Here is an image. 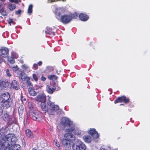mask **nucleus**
I'll list each match as a JSON object with an SVG mask.
<instances>
[{"label": "nucleus", "mask_w": 150, "mask_h": 150, "mask_svg": "<svg viewBox=\"0 0 150 150\" xmlns=\"http://www.w3.org/2000/svg\"><path fill=\"white\" fill-rule=\"evenodd\" d=\"M61 142L64 146L69 148L72 146L73 150H85L86 149L85 145L79 139L76 140L75 136L71 133H65Z\"/></svg>", "instance_id": "f257e3e1"}, {"label": "nucleus", "mask_w": 150, "mask_h": 150, "mask_svg": "<svg viewBox=\"0 0 150 150\" xmlns=\"http://www.w3.org/2000/svg\"><path fill=\"white\" fill-rule=\"evenodd\" d=\"M16 139L14 134H8L0 141V150H6L12 144Z\"/></svg>", "instance_id": "f03ea898"}, {"label": "nucleus", "mask_w": 150, "mask_h": 150, "mask_svg": "<svg viewBox=\"0 0 150 150\" xmlns=\"http://www.w3.org/2000/svg\"><path fill=\"white\" fill-rule=\"evenodd\" d=\"M47 104L49 106V110L48 112V114L49 115H53L54 112L57 111V113L58 114H60L61 113V111L59 110V106L57 105H55L54 103L52 102L50 100L47 102Z\"/></svg>", "instance_id": "7ed1b4c3"}, {"label": "nucleus", "mask_w": 150, "mask_h": 150, "mask_svg": "<svg viewBox=\"0 0 150 150\" xmlns=\"http://www.w3.org/2000/svg\"><path fill=\"white\" fill-rule=\"evenodd\" d=\"M78 15L76 13L73 14L71 13L65 14L62 16L61 18V21L63 23H67L70 22L72 19H76Z\"/></svg>", "instance_id": "20e7f679"}, {"label": "nucleus", "mask_w": 150, "mask_h": 150, "mask_svg": "<svg viewBox=\"0 0 150 150\" xmlns=\"http://www.w3.org/2000/svg\"><path fill=\"white\" fill-rule=\"evenodd\" d=\"M76 127L75 126V125L72 121L66 127L64 128L65 131L67 132V133H71V132L74 131Z\"/></svg>", "instance_id": "39448f33"}, {"label": "nucleus", "mask_w": 150, "mask_h": 150, "mask_svg": "<svg viewBox=\"0 0 150 150\" xmlns=\"http://www.w3.org/2000/svg\"><path fill=\"white\" fill-rule=\"evenodd\" d=\"M10 95L8 93H2L0 95V103H3L10 98Z\"/></svg>", "instance_id": "423d86ee"}, {"label": "nucleus", "mask_w": 150, "mask_h": 150, "mask_svg": "<svg viewBox=\"0 0 150 150\" xmlns=\"http://www.w3.org/2000/svg\"><path fill=\"white\" fill-rule=\"evenodd\" d=\"M9 50L7 48L2 47L0 49V55L5 58L8 55Z\"/></svg>", "instance_id": "0eeeda50"}, {"label": "nucleus", "mask_w": 150, "mask_h": 150, "mask_svg": "<svg viewBox=\"0 0 150 150\" xmlns=\"http://www.w3.org/2000/svg\"><path fill=\"white\" fill-rule=\"evenodd\" d=\"M5 6V4L4 2H0V13L3 16H6L7 15Z\"/></svg>", "instance_id": "6e6552de"}, {"label": "nucleus", "mask_w": 150, "mask_h": 150, "mask_svg": "<svg viewBox=\"0 0 150 150\" xmlns=\"http://www.w3.org/2000/svg\"><path fill=\"white\" fill-rule=\"evenodd\" d=\"M16 140V139L14 142L11 145L8 147V149L9 150H21V146L18 144H15V141Z\"/></svg>", "instance_id": "1a4fd4ad"}, {"label": "nucleus", "mask_w": 150, "mask_h": 150, "mask_svg": "<svg viewBox=\"0 0 150 150\" xmlns=\"http://www.w3.org/2000/svg\"><path fill=\"white\" fill-rule=\"evenodd\" d=\"M71 122L68 118L66 117H64L62 119L61 124L65 128Z\"/></svg>", "instance_id": "9d476101"}, {"label": "nucleus", "mask_w": 150, "mask_h": 150, "mask_svg": "<svg viewBox=\"0 0 150 150\" xmlns=\"http://www.w3.org/2000/svg\"><path fill=\"white\" fill-rule=\"evenodd\" d=\"M125 103H127L129 102V100L128 98H127L123 96L121 97H119L115 101L114 103H116L119 102H122V101Z\"/></svg>", "instance_id": "9b49d317"}, {"label": "nucleus", "mask_w": 150, "mask_h": 150, "mask_svg": "<svg viewBox=\"0 0 150 150\" xmlns=\"http://www.w3.org/2000/svg\"><path fill=\"white\" fill-rule=\"evenodd\" d=\"M35 100L38 102L41 103L46 102V96L44 95H38L35 98Z\"/></svg>", "instance_id": "f8f14e48"}, {"label": "nucleus", "mask_w": 150, "mask_h": 150, "mask_svg": "<svg viewBox=\"0 0 150 150\" xmlns=\"http://www.w3.org/2000/svg\"><path fill=\"white\" fill-rule=\"evenodd\" d=\"M17 74L20 79L24 81L26 79H28V77H27L25 74L24 72L22 71H18L17 72Z\"/></svg>", "instance_id": "ddd939ff"}, {"label": "nucleus", "mask_w": 150, "mask_h": 150, "mask_svg": "<svg viewBox=\"0 0 150 150\" xmlns=\"http://www.w3.org/2000/svg\"><path fill=\"white\" fill-rule=\"evenodd\" d=\"M12 101L9 98L7 100H5L3 103L2 106L3 107L6 109L7 108L10 107L12 104Z\"/></svg>", "instance_id": "4468645a"}, {"label": "nucleus", "mask_w": 150, "mask_h": 150, "mask_svg": "<svg viewBox=\"0 0 150 150\" xmlns=\"http://www.w3.org/2000/svg\"><path fill=\"white\" fill-rule=\"evenodd\" d=\"M30 117L33 120H36L39 118V115L38 113L37 112H33L30 113Z\"/></svg>", "instance_id": "2eb2a0df"}, {"label": "nucleus", "mask_w": 150, "mask_h": 150, "mask_svg": "<svg viewBox=\"0 0 150 150\" xmlns=\"http://www.w3.org/2000/svg\"><path fill=\"white\" fill-rule=\"evenodd\" d=\"M89 134L92 135L94 138H98L99 135L97 132L94 129H91L89 131Z\"/></svg>", "instance_id": "dca6fc26"}, {"label": "nucleus", "mask_w": 150, "mask_h": 150, "mask_svg": "<svg viewBox=\"0 0 150 150\" xmlns=\"http://www.w3.org/2000/svg\"><path fill=\"white\" fill-rule=\"evenodd\" d=\"M79 17L80 20L83 21H86L89 18L88 15L83 13H80L79 15Z\"/></svg>", "instance_id": "f3484780"}, {"label": "nucleus", "mask_w": 150, "mask_h": 150, "mask_svg": "<svg viewBox=\"0 0 150 150\" xmlns=\"http://www.w3.org/2000/svg\"><path fill=\"white\" fill-rule=\"evenodd\" d=\"M11 86L16 90H18L19 88L18 82L16 80H13L11 83Z\"/></svg>", "instance_id": "a211bd4d"}, {"label": "nucleus", "mask_w": 150, "mask_h": 150, "mask_svg": "<svg viewBox=\"0 0 150 150\" xmlns=\"http://www.w3.org/2000/svg\"><path fill=\"white\" fill-rule=\"evenodd\" d=\"M0 82L3 89L6 88L8 86V82L6 80L3 79L0 80Z\"/></svg>", "instance_id": "6ab92c4d"}, {"label": "nucleus", "mask_w": 150, "mask_h": 150, "mask_svg": "<svg viewBox=\"0 0 150 150\" xmlns=\"http://www.w3.org/2000/svg\"><path fill=\"white\" fill-rule=\"evenodd\" d=\"M56 89L55 86L53 85H50L47 86V92L48 93L52 94L54 91Z\"/></svg>", "instance_id": "aec40b11"}, {"label": "nucleus", "mask_w": 150, "mask_h": 150, "mask_svg": "<svg viewBox=\"0 0 150 150\" xmlns=\"http://www.w3.org/2000/svg\"><path fill=\"white\" fill-rule=\"evenodd\" d=\"M40 107L43 111L47 112L48 110V106L46 104L45 102L41 103Z\"/></svg>", "instance_id": "412c9836"}, {"label": "nucleus", "mask_w": 150, "mask_h": 150, "mask_svg": "<svg viewBox=\"0 0 150 150\" xmlns=\"http://www.w3.org/2000/svg\"><path fill=\"white\" fill-rule=\"evenodd\" d=\"M83 139L84 141L86 142L90 143L91 141V137L88 135H85L83 137Z\"/></svg>", "instance_id": "4be33fe9"}, {"label": "nucleus", "mask_w": 150, "mask_h": 150, "mask_svg": "<svg viewBox=\"0 0 150 150\" xmlns=\"http://www.w3.org/2000/svg\"><path fill=\"white\" fill-rule=\"evenodd\" d=\"M28 92L30 95L35 96L36 95L37 93L32 88L30 87L28 88Z\"/></svg>", "instance_id": "5701e85b"}, {"label": "nucleus", "mask_w": 150, "mask_h": 150, "mask_svg": "<svg viewBox=\"0 0 150 150\" xmlns=\"http://www.w3.org/2000/svg\"><path fill=\"white\" fill-rule=\"evenodd\" d=\"M25 134L28 137L32 138L33 137V134L31 132L29 129L25 130Z\"/></svg>", "instance_id": "b1692460"}, {"label": "nucleus", "mask_w": 150, "mask_h": 150, "mask_svg": "<svg viewBox=\"0 0 150 150\" xmlns=\"http://www.w3.org/2000/svg\"><path fill=\"white\" fill-rule=\"evenodd\" d=\"M6 133V130L5 129H1L0 130V138L1 137L2 139L3 138L5 137L6 136H5V134Z\"/></svg>", "instance_id": "393cba45"}, {"label": "nucleus", "mask_w": 150, "mask_h": 150, "mask_svg": "<svg viewBox=\"0 0 150 150\" xmlns=\"http://www.w3.org/2000/svg\"><path fill=\"white\" fill-rule=\"evenodd\" d=\"M62 12V8H56L55 9L56 14L57 15L60 16Z\"/></svg>", "instance_id": "a878e982"}, {"label": "nucleus", "mask_w": 150, "mask_h": 150, "mask_svg": "<svg viewBox=\"0 0 150 150\" xmlns=\"http://www.w3.org/2000/svg\"><path fill=\"white\" fill-rule=\"evenodd\" d=\"M74 134L79 135L81 134V132L78 128L76 127L74 131Z\"/></svg>", "instance_id": "bb28decb"}, {"label": "nucleus", "mask_w": 150, "mask_h": 150, "mask_svg": "<svg viewBox=\"0 0 150 150\" xmlns=\"http://www.w3.org/2000/svg\"><path fill=\"white\" fill-rule=\"evenodd\" d=\"M48 78L50 80L53 81L56 80L57 79V77L55 75H49L48 76Z\"/></svg>", "instance_id": "cd10ccee"}, {"label": "nucleus", "mask_w": 150, "mask_h": 150, "mask_svg": "<svg viewBox=\"0 0 150 150\" xmlns=\"http://www.w3.org/2000/svg\"><path fill=\"white\" fill-rule=\"evenodd\" d=\"M8 7L10 11H12L15 9L16 6L15 4H10L8 6Z\"/></svg>", "instance_id": "c85d7f7f"}, {"label": "nucleus", "mask_w": 150, "mask_h": 150, "mask_svg": "<svg viewBox=\"0 0 150 150\" xmlns=\"http://www.w3.org/2000/svg\"><path fill=\"white\" fill-rule=\"evenodd\" d=\"M45 33L47 34L54 35V32L52 31V29H47L46 30H45Z\"/></svg>", "instance_id": "c756f323"}, {"label": "nucleus", "mask_w": 150, "mask_h": 150, "mask_svg": "<svg viewBox=\"0 0 150 150\" xmlns=\"http://www.w3.org/2000/svg\"><path fill=\"white\" fill-rule=\"evenodd\" d=\"M2 117L3 119L5 121H8V120L9 115L6 113H4V114L3 115Z\"/></svg>", "instance_id": "7c9ffc66"}, {"label": "nucleus", "mask_w": 150, "mask_h": 150, "mask_svg": "<svg viewBox=\"0 0 150 150\" xmlns=\"http://www.w3.org/2000/svg\"><path fill=\"white\" fill-rule=\"evenodd\" d=\"M33 11V5L30 4L29 5L28 9V13L30 14L32 13Z\"/></svg>", "instance_id": "2f4dec72"}, {"label": "nucleus", "mask_w": 150, "mask_h": 150, "mask_svg": "<svg viewBox=\"0 0 150 150\" xmlns=\"http://www.w3.org/2000/svg\"><path fill=\"white\" fill-rule=\"evenodd\" d=\"M8 62L11 64H13L15 62L14 58L11 56H9L8 57Z\"/></svg>", "instance_id": "473e14b6"}, {"label": "nucleus", "mask_w": 150, "mask_h": 150, "mask_svg": "<svg viewBox=\"0 0 150 150\" xmlns=\"http://www.w3.org/2000/svg\"><path fill=\"white\" fill-rule=\"evenodd\" d=\"M6 75L8 77H11V74L10 73L8 69H6Z\"/></svg>", "instance_id": "72a5a7b5"}, {"label": "nucleus", "mask_w": 150, "mask_h": 150, "mask_svg": "<svg viewBox=\"0 0 150 150\" xmlns=\"http://www.w3.org/2000/svg\"><path fill=\"white\" fill-rule=\"evenodd\" d=\"M38 74H33V77L34 80L37 81H38Z\"/></svg>", "instance_id": "f704fd0d"}, {"label": "nucleus", "mask_w": 150, "mask_h": 150, "mask_svg": "<svg viewBox=\"0 0 150 150\" xmlns=\"http://www.w3.org/2000/svg\"><path fill=\"white\" fill-rule=\"evenodd\" d=\"M11 55L12 57L14 58H17L18 57V55L14 52H13L12 53Z\"/></svg>", "instance_id": "c9c22d12"}, {"label": "nucleus", "mask_w": 150, "mask_h": 150, "mask_svg": "<svg viewBox=\"0 0 150 150\" xmlns=\"http://www.w3.org/2000/svg\"><path fill=\"white\" fill-rule=\"evenodd\" d=\"M21 68L23 71H25L28 68V67L25 65H23L21 66Z\"/></svg>", "instance_id": "e433bc0d"}, {"label": "nucleus", "mask_w": 150, "mask_h": 150, "mask_svg": "<svg viewBox=\"0 0 150 150\" xmlns=\"http://www.w3.org/2000/svg\"><path fill=\"white\" fill-rule=\"evenodd\" d=\"M54 142L55 143V145L58 148L60 146V145L58 142L57 141L56 139H55L54 140Z\"/></svg>", "instance_id": "4c0bfd02"}, {"label": "nucleus", "mask_w": 150, "mask_h": 150, "mask_svg": "<svg viewBox=\"0 0 150 150\" xmlns=\"http://www.w3.org/2000/svg\"><path fill=\"white\" fill-rule=\"evenodd\" d=\"M21 10H19L18 11H15V14L17 15H20L21 12Z\"/></svg>", "instance_id": "58836bf2"}, {"label": "nucleus", "mask_w": 150, "mask_h": 150, "mask_svg": "<svg viewBox=\"0 0 150 150\" xmlns=\"http://www.w3.org/2000/svg\"><path fill=\"white\" fill-rule=\"evenodd\" d=\"M12 69L14 71H16L18 69V66H16L15 67H13L12 68Z\"/></svg>", "instance_id": "ea45409f"}, {"label": "nucleus", "mask_w": 150, "mask_h": 150, "mask_svg": "<svg viewBox=\"0 0 150 150\" xmlns=\"http://www.w3.org/2000/svg\"><path fill=\"white\" fill-rule=\"evenodd\" d=\"M59 1V0H48V2L50 3V2H52L54 1ZM59 1H64L65 0H59Z\"/></svg>", "instance_id": "a19ab883"}, {"label": "nucleus", "mask_w": 150, "mask_h": 150, "mask_svg": "<svg viewBox=\"0 0 150 150\" xmlns=\"http://www.w3.org/2000/svg\"><path fill=\"white\" fill-rule=\"evenodd\" d=\"M10 1L11 2H14L15 3H18L19 2L18 0H8Z\"/></svg>", "instance_id": "79ce46f5"}, {"label": "nucleus", "mask_w": 150, "mask_h": 150, "mask_svg": "<svg viewBox=\"0 0 150 150\" xmlns=\"http://www.w3.org/2000/svg\"><path fill=\"white\" fill-rule=\"evenodd\" d=\"M27 80V83L28 84L29 86H30L31 85V83L29 81V78H28V79H26Z\"/></svg>", "instance_id": "37998d69"}, {"label": "nucleus", "mask_w": 150, "mask_h": 150, "mask_svg": "<svg viewBox=\"0 0 150 150\" xmlns=\"http://www.w3.org/2000/svg\"><path fill=\"white\" fill-rule=\"evenodd\" d=\"M8 23L9 24H11V23H13V21L12 19H9L7 20Z\"/></svg>", "instance_id": "c03bdc74"}, {"label": "nucleus", "mask_w": 150, "mask_h": 150, "mask_svg": "<svg viewBox=\"0 0 150 150\" xmlns=\"http://www.w3.org/2000/svg\"><path fill=\"white\" fill-rule=\"evenodd\" d=\"M41 79L42 81H44L46 80V78L45 77L43 76H42L41 77Z\"/></svg>", "instance_id": "a18cd8bd"}, {"label": "nucleus", "mask_w": 150, "mask_h": 150, "mask_svg": "<svg viewBox=\"0 0 150 150\" xmlns=\"http://www.w3.org/2000/svg\"><path fill=\"white\" fill-rule=\"evenodd\" d=\"M3 113V110L2 108L0 106V116Z\"/></svg>", "instance_id": "49530a36"}, {"label": "nucleus", "mask_w": 150, "mask_h": 150, "mask_svg": "<svg viewBox=\"0 0 150 150\" xmlns=\"http://www.w3.org/2000/svg\"><path fill=\"white\" fill-rule=\"evenodd\" d=\"M33 67L35 68V69H37L38 68V66L37 64H34L33 65Z\"/></svg>", "instance_id": "de8ad7c7"}, {"label": "nucleus", "mask_w": 150, "mask_h": 150, "mask_svg": "<svg viewBox=\"0 0 150 150\" xmlns=\"http://www.w3.org/2000/svg\"><path fill=\"white\" fill-rule=\"evenodd\" d=\"M3 61V59L0 56V64Z\"/></svg>", "instance_id": "09e8293b"}, {"label": "nucleus", "mask_w": 150, "mask_h": 150, "mask_svg": "<svg viewBox=\"0 0 150 150\" xmlns=\"http://www.w3.org/2000/svg\"><path fill=\"white\" fill-rule=\"evenodd\" d=\"M42 62L41 61H40L38 63V64L39 66H41L42 65Z\"/></svg>", "instance_id": "8fccbe9b"}, {"label": "nucleus", "mask_w": 150, "mask_h": 150, "mask_svg": "<svg viewBox=\"0 0 150 150\" xmlns=\"http://www.w3.org/2000/svg\"><path fill=\"white\" fill-rule=\"evenodd\" d=\"M21 100L22 101H23V100L25 101L26 100V99L25 98H23L22 97H21Z\"/></svg>", "instance_id": "3c124183"}, {"label": "nucleus", "mask_w": 150, "mask_h": 150, "mask_svg": "<svg viewBox=\"0 0 150 150\" xmlns=\"http://www.w3.org/2000/svg\"><path fill=\"white\" fill-rule=\"evenodd\" d=\"M3 89L2 86H1V83L0 82V90H1Z\"/></svg>", "instance_id": "603ef678"}, {"label": "nucleus", "mask_w": 150, "mask_h": 150, "mask_svg": "<svg viewBox=\"0 0 150 150\" xmlns=\"http://www.w3.org/2000/svg\"><path fill=\"white\" fill-rule=\"evenodd\" d=\"M100 150H106L105 148L103 147H101L100 148Z\"/></svg>", "instance_id": "864d4df0"}, {"label": "nucleus", "mask_w": 150, "mask_h": 150, "mask_svg": "<svg viewBox=\"0 0 150 150\" xmlns=\"http://www.w3.org/2000/svg\"><path fill=\"white\" fill-rule=\"evenodd\" d=\"M4 1L5 0H0V1H1L2 2H4Z\"/></svg>", "instance_id": "5fc2aeb1"}, {"label": "nucleus", "mask_w": 150, "mask_h": 150, "mask_svg": "<svg viewBox=\"0 0 150 150\" xmlns=\"http://www.w3.org/2000/svg\"><path fill=\"white\" fill-rule=\"evenodd\" d=\"M57 74H59V73H58V71H57Z\"/></svg>", "instance_id": "6e6d98bb"}, {"label": "nucleus", "mask_w": 150, "mask_h": 150, "mask_svg": "<svg viewBox=\"0 0 150 150\" xmlns=\"http://www.w3.org/2000/svg\"><path fill=\"white\" fill-rule=\"evenodd\" d=\"M61 72V71H60V70H59V72Z\"/></svg>", "instance_id": "4d7b16f0"}, {"label": "nucleus", "mask_w": 150, "mask_h": 150, "mask_svg": "<svg viewBox=\"0 0 150 150\" xmlns=\"http://www.w3.org/2000/svg\"><path fill=\"white\" fill-rule=\"evenodd\" d=\"M0 17H1V18H2V17L1 16H0Z\"/></svg>", "instance_id": "13d9d810"}, {"label": "nucleus", "mask_w": 150, "mask_h": 150, "mask_svg": "<svg viewBox=\"0 0 150 150\" xmlns=\"http://www.w3.org/2000/svg\"><path fill=\"white\" fill-rule=\"evenodd\" d=\"M123 105V104H120V105Z\"/></svg>", "instance_id": "bf43d9fd"}, {"label": "nucleus", "mask_w": 150, "mask_h": 150, "mask_svg": "<svg viewBox=\"0 0 150 150\" xmlns=\"http://www.w3.org/2000/svg\"><path fill=\"white\" fill-rule=\"evenodd\" d=\"M60 88H59L58 89V90H59Z\"/></svg>", "instance_id": "052dcab7"}]
</instances>
